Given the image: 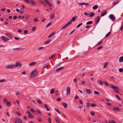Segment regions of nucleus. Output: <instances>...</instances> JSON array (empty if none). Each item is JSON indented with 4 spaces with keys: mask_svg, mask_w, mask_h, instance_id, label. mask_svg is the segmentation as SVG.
I'll return each mask as SVG.
<instances>
[{
    "mask_svg": "<svg viewBox=\"0 0 123 123\" xmlns=\"http://www.w3.org/2000/svg\"><path fill=\"white\" fill-rule=\"evenodd\" d=\"M29 115L28 116V117L30 118H34V116L32 115L31 113L29 111H28L27 112H26Z\"/></svg>",
    "mask_w": 123,
    "mask_h": 123,
    "instance_id": "nucleus-5",
    "label": "nucleus"
},
{
    "mask_svg": "<svg viewBox=\"0 0 123 123\" xmlns=\"http://www.w3.org/2000/svg\"><path fill=\"white\" fill-rule=\"evenodd\" d=\"M36 29V28L35 27H32V31H34Z\"/></svg>",
    "mask_w": 123,
    "mask_h": 123,
    "instance_id": "nucleus-54",
    "label": "nucleus"
},
{
    "mask_svg": "<svg viewBox=\"0 0 123 123\" xmlns=\"http://www.w3.org/2000/svg\"><path fill=\"white\" fill-rule=\"evenodd\" d=\"M86 106L87 108H88L90 106V104L89 101L87 102L86 104Z\"/></svg>",
    "mask_w": 123,
    "mask_h": 123,
    "instance_id": "nucleus-24",
    "label": "nucleus"
},
{
    "mask_svg": "<svg viewBox=\"0 0 123 123\" xmlns=\"http://www.w3.org/2000/svg\"><path fill=\"white\" fill-rule=\"evenodd\" d=\"M55 110L57 111L59 114H60V112L58 110V109H55Z\"/></svg>",
    "mask_w": 123,
    "mask_h": 123,
    "instance_id": "nucleus-38",
    "label": "nucleus"
},
{
    "mask_svg": "<svg viewBox=\"0 0 123 123\" xmlns=\"http://www.w3.org/2000/svg\"><path fill=\"white\" fill-rule=\"evenodd\" d=\"M44 1L47 4L49 3V1L47 0H44Z\"/></svg>",
    "mask_w": 123,
    "mask_h": 123,
    "instance_id": "nucleus-58",
    "label": "nucleus"
},
{
    "mask_svg": "<svg viewBox=\"0 0 123 123\" xmlns=\"http://www.w3.org/2000/svg\"><path fill=\"white\" fill-rule=\"evenodd\" d=\"M98 83L100 85H102L103 84V81L102 82L101 80H98Z\"/></svg>",
    "mask_w": 123,
    "mask_h": 123,
    "instance_id": "nucleus-25",
    "label": "nucleus"
},
{
    "mask_svg": "<svg viewBox=\"0 0 123 123\" xmlns=\"http://www.w3.org/2000/svg\"><path fill=\"white\" fill-rule=\"evenodd\" d=\"M14 66L15 68L18 67H21V63H19L18 62H16L15 65H14Z\"/></svg>",
    "mask_w": 123,
    "mask_h": 123,
    "instance_id": "nucleus-9",
    "label": "nucleus"
},
{
    "mask_svg": "<svg viewBox=\"0 0 123 123\" xmlns=\"http://www.w3.org/2000/svg\"><path fill=\"white\" fill-rule=\"evenodd\" d=\"M95 13H94L93 12H92L91 13V14L89 15V17H93Z\"/></svg>",
    "mask_w": 123,
    "mask_h": 123,
    "instance_id": "nucleus-37",
    "label": "nucleus"
},
{
    "mask_svg": "<svg viewBox=\"0 0 123 123\" xmlns=\"http://www.w3.org/2000/svg\"><path fill=\"white\" fill-rule=\"evenodd\" d=\"M37 62H31L29 64V65L30 66H32L34 65H35L37 64Z\"/></svg>",
    "mask_w": 123,
    "mask_h": 123,
    "instance_id": "nucleus-13",
    "label": "nucleus"
},
{
    "mask_svg": "<svg viewBox=\"0 0 123 123\" xmlns=\"http://www.w3.org/2000/svg\"><path fill=\"white\" fill-rule=\"evenodd\" d=\"M90 113L91 115L92 116H94L95 115V113L94 112H93V111H91L90 112Z\"/></svg>",
    "mask_w": 123,
    "mask_h": 123,
    "instance_id": "nucleus-39",
    "label": "nucleus"
},
{
    "mask_svg": "<svg viewBox=\"0 0 123 123\" xmlns=\"http://www.w3.org/2000/svg\"><path fill=\"white\" fill-rule=\"evenodd\" d=\"M51 24V22H49V23L48 24V25H47V26H46V27L47 28Z\"/></svg>",
    "mask_w": 123,
    "mask_h": 123,
    "instance_id": "nucleus-42",
    "label": "nucleus"
},
{
    "mask_svg": "<svg viewBox=\"0 0 123 123\" xmlns=\"http://www.w3.org/2000/svg\"><path fill=\"white\" fill-rule=\"evenodd\" d=\"M109 64L108 62H106L105 63L104 65V68H105Z\"/></svg>",
    "mask_w": 123,
    "mask_h": 123,
    "instance_id": "nucleus-16",
    "label": "nucleus"
},
{
    "mask_svg": "<svg viewBox=\"0 0 123 123\" xmlns=\"http://www.w3.org/2000/svg\"><path fill=\"white\" fill-rule=\"evenodd\" d=\"M4 102L5 104H6L8 102L6 98H5L4 99Z\"/></svg>",
    "mask_w": 123,
    "mask_h": 123,
    "instance_id": "nucleus-30",
    "label": "nucleus"
},
{
    "mask_svg": "<svg viewBox=\"0 0 123 123\" xmlns=\"http://www.w3.org/2000/svg\"><path fill=\"white\" fill-rule=\"evenodd\" d=\"M30 17V15H26L25 18L26 20H27Z\"/></svg>",
    "mask_w": 123,
    "mask_h": 123,
    "instance_id": "nucleus-33",
    "label": "nucleus"
},
{
    "mask_svg": "<svg viewBox=\"0 0 123 123\" xmlns=\"http://www.w3.org/2000/svg\"><path fill=\"white\" fill-rule=\"evenodd\" d=\"M103 43V41H101L100 42H99L98 44L97 45H98L99 44H100L102 43Z\"/></svg>",
    "mask_w": 123,
    "mask_h": 123,
    "instance_id": "nucleus-51",
    "label": "nucleus"
},
{
    "mask_svg": "<svg viewBox=\"0 0 123 123\" xmlns=\"http://www.w3.org/2000/svg\"><path fill=\"white\" fill-rule=\"evenodd\" d=\"M51 41V40L50 39H49L48 40L45 42H44V43L45 44H47L49 43Z\"/></svg>",
    "mask_w": 123,
    "mask_h": 123,
    "instance_id": "nucleus-29",
    "label": "nucleus"
},
{
    "mask_svg": "<svg viewBox=\"0 0 123 123\" xmlns=\"http://www.w3.org/2000/svg\"><path fill=\"white\" fill-rule=\"evenodd\" d=\"M17 114L18 116H21V114L19 112H17Z\"/></svg>",
    "mask_w": 123,
    "mask_h": 123,
    "instance_id": "nucleus-60",
    "label": "nucleus"
},
{
    "mask_svg": "<svg viewBox=\"0 0 123 123\" xmlns=\"http://www.w3.org/2000/svg\"><path fill=\"white\" fill-rule=\"evenodd\" d=\"M15 123H22V121L18 117H16L15 119Z\"/></svg>",
    "mask_w": 123,
    "mask_h": 123,
    "instance_id": "nucleus-3",
    "label": "nucleus"
},
{
    "mask_svg": "<svg viewBox=\"0 0 123 123\" xmlns=\"http://www.w3.org/2000/svg\"><path fill=\"white\" fill-rule=\"evenodd\" d=\"M98 5H95L93 7V9L94 10L98 8Z\"/></svg>",
    "mask_w": 123,
    "mask_h": 123,
    "instance_id": "nucleus-32",
    "label": "nucleus"
},
{
    "mask_svg": "<svg viewBox=\"0 0 123 123\" xmlns=\"http://www.w3.org/2000/svg\"><path fill=\"white\" fill-rule=\"evenodd\" d=\"M92 21H88V22H87L86 23V24L87 25H90V24H92Z\"/></svg>",
    "mask_w": 123,
    "mask_h": 123,
    "instance_id": "nucleus-36",
    "label": "nucleus"
},
{
    "mask_svg": "<svg viewBox=\"0 0 123 123\" xmlns=\"http://www.w3.org/2000/svg\"><path fill=\"white\" fill-rule=\"evenodd\" d=\"M37 111L38 113L40 115H41V112L39 110H37Z\"/></svg>",
    "mask_w": 123,
    "mask_h": 123,
    "instance_id": "nucleus-64",
    "label": "nucleus"
},
{
    "mask_svg": "<svg viewBox=\"0 0 123 123\" xmlns=\"http://www.w3.org/2000/svg\"><path fill=\"white\" fill-rule=\"evenodd\" d=\"M56 55V54H54L49 58V59H51L54 58Z\"/></svg>",
    "mask_w": 123,
    "mask_h": 123,
    "instance_id": "nucleus-20",
    "label": "nucleus"
},
{
    "mask_svg": "<svg viewBox=\"0 0 123 123\" xmlns=\"http://www.w3.org/2000/svg\"><path fill=\"white\" fill-rule=\"evenodd\" d=\"M109 18L112 20V21H114L115 20V18L114 16L112 14H111L109 16Z\"/></svg>",
    "mask_w": 123,
    "mask_h": 123,
    "instance_id": "nucleus-7",
    "label": "nucleus"
},
{
    "mask_svg": "<svg viewBox=\"0 0 123 123\" xmlns=\"http://www.w3.org/2000/svg\"><path fill=\"white\" fill-rule=\"evenodd\" d=\"M61 99L60 98H58L57 99L56 101L57 102H59L61 101Z\"/></svg>",
    "mask_w": 123,
    "mask_h": 123,
    "instance_id": "nucleus-53",
    "label": "nucleus"
},
{
    "mask_svg": "<svg viewBox=\"0 0 123 123\" xmlns=\"http://www.w3.org/2000/svg\"><path fill=\"white\" fill-rule=\"evenodd\" d=\"M47 5L50 6H52V5L50 3H49V2Z\"/></svg>",
    "mask_w": 123,
    "mask_h": 123,
    "instance_id": "nucleus-61",
    "label": "nucleus"
},
{
    "mask_svg": "<svg viewBox=\"0 0 123 123\" xmlns=\"http://www.w3.org/2000/svg\"><path fill=\"white\" fill-rule=\"evenodd\" d=\"M64 67H62L60 68H57L56 70V71L57 72L63 69H64Z\"/></svg>",
    "mask_w": 123,
    "mask_h": 123,
    "instance_id": "nucleus-17",
    "label": "nucleus"
},
{
    "mask_svg": "<svg viewBox=\"0 0 123 123\" xmlns=\"http://www.w3.org/2000/svg\"><path fill=\"white\" fill-rule=\"evenodd\" d=\"M85 91L87 93L90 94L91 93V91L89 89H85Z\"/></svg>",
    "mask_w": 123,
    "mask_h": 123,
    "instance_id": "nucleus-21",
    "label": "nucleus"
},
{
    "mask_svg": "<svg viewBox=\"0 0 123 123\" xmlns=\"http://www.w3.org/2000/svg\"><path fill=\"white\" fill-rule=\"evenodd\" d=\"M80 6H81L83 5H86V6L89 5V4L88 3H79V4Z\"/></svg>",
    "mask_w": 123,
    "mask_h": 123,
    "instance_id": "nucleus-11",
    "label": "nucleus"
},
{
    "mask_svg": "<svg viewBox=\"0 0 123 123\" xmlns=\"http://www.w3.org/2000/svg\"><path fill=\"white\" fill-rule=\"evenodd\" d=\"M30 110L34 114H37V112L33 109L31 108L30 109Z\"/></svg>",
    "mask_w": 123,
    "mask_h": 123,
    "instance_id": "nucleus-12",
    "label": "nucleus"
},
{
    "mask_svg": "<svg viewBox=\"0 0 123 123\" xmlns=\"http://www.w3.org/2000/svg\"><path fill=\"white\" fill-rule=\"evenodd\" d=\"M103 83L104 84L107 86H109V85L107 83V82L105 81H103Z\"/></svg>",
    "mask_w": 123,
    "mask_h": 123,
    "instance_id": "nucleus-28",
    "label": "nucleus"
},
{
    "mask_svg": "<svg viewBox=\"0 0 123 123\" xmlns=\"http://www.w3.org/2000/svg\"><path fill=\"white\" fill-rule=\"evenodd\" d=\"M55 16L54 14H52L50 16V17L51 18V19H52Z\"/></svg>",
    "mask_w": 123,
    "mask_h": 123,
    "instance_id": "nucleus-34",
    "label": "nucleus"
},
{
    "mask_svg": "<svg viewBox=\"0 0 123 123\" xmlns=\"http://www.w3.org/2000/svg\"><path fill=\"white\" fill-rule=\"evenodd\" d=\"M2 40L4 42H6L8 40V39L7 38H5L4 36H2L1 37Z\"/></svg>",
    "mask_w": 123,
    "mask_h": 123,
    "instance_id": "nucleus-10",
    "label": "nucleus"
},
{
    "mask_svg": "<svg viewBox=\"0 0 123 123\" xmlns=\"http://www.w3.org/2000/svg\"><path fill=\"white\" fill-rule=\"evenodd\" d=\"M119 61L120 62H123V56L120 57L119 59Z\"/></svg>",
    "mask_w": 123,
    "mask_h": 123,
    "instance_id": "nucleus-22",
    "label": "nucleus"
},
{
    "mask_svg": "<svg viewBox=\"0 0 123 123\" xmlns=\"http://www.w3.org/2000/svg\"><path fill=\"white\" fill-rule=\"evenodd\" d=\"M113 109L115 111H119V108L117 107H115L113 108Z\"/></svg>",
    "mask_w": 123,
    "mask_h": 123,
    "instance_id": "nucleus-19",
    "label": "nucleus"
},
{
    "mask_svg": "<svg viewBox=\"0 0 123 123\" xmlns=\"http://www.w3.org/2000/svg\"><path fill=\"white\" fill-rule=\"evenodd\" d=\"M116 96L117 97V98H118V99L120 100H121L120 98H119V97L118 96V95H116Z\"/></svg>",
    "mask_w": 123,
    "mask_h": 123,
    "instance_id": "nucleus-59",
    "label": "nucleus"
},
{
    "mask_svg": "<svg viewBox=\"0 0 123 123\" xmlns=\"http://www.w3.org/2000/svg\"><path fill=\"white\" fill-rule=\"evenodd\" d=\"M11 103L10 102H8L6 104V105L7 106H9V105H10Z\"/></svg>",
    "mask_w": 123,
    "mask_h": 123,
    "instance_id": "nucleus-47",
    "label": "nucleus"
},
{
    "mask_svg": "<svg viewBox=\"0 0 123 123\" xmlns=\"http://www.w3.org/2000/svg\"><path fill=\"white\" fill-rule=\"evenodd\" d=\"M76 17V16H75L72 18L71 20L69 21L68 23L65 26L62 28V29H65L66 27L68 26L72 23V21H74L75 20V18Z\"/></svg>",
    "mask_w": 123,
    "mask_h": 123,
    "instance_id": "nucleus-1",
    "label": "nucleus"
},
{
    "mask_svg": "<svg viewBox=\"0 0 123 123\" xmlns=\"http://www.w3.org/2000/svg\"><path fill=\"white\" fill-rule=\"evenodd\" d=\"M37 120H38V121L39 122H42V120L41 118H38L37 119Z\"/></svg>",
    "mask_w": 123,
    "mask_h": 123,
    "instance_id": "nucleus-40",
    "label": "nucleus"
},
{
    "mask_svg": "<svg viewBox=\"0 0 123 123\" xmlns=\"http://www.w3.org/2000/svg\"><path fill=\"white\" fill-rule=\"evenodd\" d=\"M111 34V32H108L105 35V37H107L109 36Z\"/></svg>",
    "mask_w": 123,
    "mask_h": 123,
    "instance_id": "nucleus-35",
    "label": "nucleus"
},
{
    "mask_svg": "<svg viewBox=\"0 0 123 123\" xmlns=\"http://www.w3.org/2000/svg\"><path fill=\"white\" fill-rule=\"evenodd\" d=\"M54 91L55 90L54 89H52L50 92V93L51 94H53L54 92Z\"/></svg>",
    "mask_w": 123,
    "mask_h": 123,
    "instance_id": "nucleus-49",
    "label": "nucleus"
},
{
    "mask_svg": "<svg viewBox=\"0 0 123 123\" xmlns=\"http://www.w3.org/2000/svg\"><path fill=\"white\" fill-rule=\"evenodd\" d=\"M91 105L92 107H95L96 106V105L94 104H91Z\"/></svg>",
    "mask_w": 123,
    "mask_h": 123,
    "instance_id": "nucleus-57",
    "label": "nucleus"
},
{
    "mask_svg": "<svg viewBox=\"0 0 123 123\" xmlns=\"http://www.w3.org/2000/svg\"><path fill=\"white\" fill-rule=\"evenodd\" d=\"M6 81V80L5 79H2L0 80V82H5Z\"/></svg>",
    "mask_w": 123,
    "mask_h": 123,
    "instance_id": "nucleus-44",
    "label": "nucleus"
},
{
    "mask_svg": "<svg viewBox=\"0 0 123 123\" xmlns=\"http://www.w3.org/2000/svg\"><path fill=\"white\" fill-rule=\"evenodd\" d=\"M94 92L95 94L99 95V93L98 92L96 91H94Z\"/></svg>",
    "mask_w": 123,
    "mask_h": 123,
    "instance_id": "nucleus-41",
    "label": "nucleus"
},
{
    "mask_svg": "<svg viewBox=\"0 0 123 123\" xmlns=\"http://www.w3.org/2000/svg\"><path fill=\"white\" fill-rule=\"evenodd\" d=\"M37 74V70H33L30 74V77L31 78H32L36 76Z\"/></svg>",
    "mask_w": 123,
    "mask_h": 123,
    "instance_id": "nucleus-2",
    "label": "nucleus"
},
{
    "mask_svg": "<svg viewBox=\"0 0 123 123\" xmlns=\"http://www.w3.org/2000/svg\"><path fill=\"white\" fill-rule=\"evenodd\" d=\"M56 33V32L55 31H54L51 33L49 35V36L48 37V38H50L53 36Z\"/></svg>",
    "mask_w": 123,
    "mask_h": 123,
    "instance_id": "nucleus-8",
    "label": "nucleus"
},
{
    "mask_svg": "<svg viewBox=\"0 0 123 123\" xmlns=\"http://www.w3.org/2000/svg\"><path fill=\"white\" fill-rule=\"evenodd\" d=\"M55 121H56V122L57 123H60V121L59 120V118H55Z\"/></svg>",
    "mask_w": 123,
    "mask_h": 123,
    "instance_id": "nucleus-31",
    "label": "nucleus"
},
{
    "mask_svg": "<svg viewBox=\"0 0 123 123\" xmlns=\"http://www.w3.org/2000/svg\"><path fill=\"white\" fill-rule=\"evenodd\" d=\"M82 24V23H81L79 24L77 26V28H78L80 27L81 25Z\"/></svg>",
    "mask_w": 123,
    "mask_h": 123,
    "instance_id": "nucleus-62",
    "label": "nucleus"
},
{
    "mask_svg": "<svg viewBox=\"0 0 123 123\" xmlns=\"http://www.w3.org/2000/svg\"><path fill=\"white\" fill-rule=\"evenodd\" d=\"M17 18V16H15L13 17V19H16Z\"/></svg>",
    "mask_w": 123,
    "mask_h": 123,
    "instance_id": "nucleus-63",
    "label": "nucleus"
},
{
    "mask_svg": "<svg viewBox=\"0 0 123 123\" xmlns=\"http://www.w3.org/2000/svg\"><path fill=\"white\" fill-rule=\"evenodd\" d=\"M109 86L111 88L114 89V91H115V90H119V89L118 88L117 86H115L113 85H110Z\"/></svg>",
    "mask_w": 123,
    "mask_h": 123,
    "instance_id": "nucleus-4",
    "label": "nucleus"
},
{
    "mask_svg": "<svg viewBox=\"0 0 123 123\" xmlns=\"http://www.w3.org/2000/svg\"><path fill=\"white\" fill-rule=\"evenodd\" d=\"M30 2L32 6H34L35 4V2L32 0H30Z\"/></svg>",
    "mask_w": 123,
    "mask_h": 123,
    "instance_id": "nucleus-23",
    "label": "nucleus"
},
{
    "mask_svg": "<svg viewBox=\"0 0 123 123\" xmlns=\"http://www.w3.org/2000/svg\"><path fill=\"white\" fill-rule=\"evenodd\" d=\"M123 28V23H122L121 27L120 28V30L122 31Z\"/></svg>",
    "mask_w": 123,
    "mask_h": 123,
    "instance_id": "nucleus-43",
    "label": "nucleus"
},
{
    "mask_svg": "<svg viewBox=\"0 0 123 123\" xmlns=\"http://www.w3.org/2000/svg\"><path fill=\"white\" fill-rule=\"evenodd\" d=\"M100 19L99 18V16H98L97 18V19L96 20V23L97 24H98L99 22L100 21Z\"/></svg>",
    "mask_w": 123,
    "mask_h": 123,
    "instance_id": "nucleus-18",
    "label": "nucleus"
},
{
    "mask_svg": "<svg viewBox=\"0 0 123 123\" xmlns=\"http://www.w3.org/2000/svg\"><path fill=\"white\" fill-rule=\"evenodd\" d=\"M24 1L28 3H30V1L28 0H24Z\"/></svg>",
    "mask_w": 123,
    "mask_h": 123,
    "instance_id": "nucleus-46",
    "label": "nucleus"
},
{
    "mask_svg": "<svg viewBox=\"0 0 123 123\" xmlns=\"http://www.w3.org/2000/svg\"><path fill=\"white\" fill-rule=\"evenodd\" d=\"M39 1L40 2L43 4H44V3L43 2L42 0H39Z\"/></svg>",
    "mask_w": 123,
    "mask_h": 123,
    "instance_id": "nucleus-48",
    "label": "nucleus"
},
{
    "mask_svg": "<svg viewBox=\"0 0 123 123\" xmlns=\"http://www.w3.org/2000/svg\"><path fill=\"white\" fill-rule=\"evenodd\" d=\"M37 101L40 104H41V102L39 99H37Z\"/></svg>",
    "mask_w": 123,
    "mask_h": 123,
    "instance_id": "nucleus-56",
    "label": "nucleus"
},
{
    "mask_svg": "<svg viewBox=\"0 0 123 123\" xmlns=\"http://www.w3.org/2000/svg\"><path fill=\"white\" fill-rule=\"evenodd\" d=\"M107 13V12L106 11H103L101 14V16H104L105 14H106Z\"/></svg>",
    "mask_w": 123,
    "mask_h": 123,
    "instance_id": "nucleus-14",
    "label": "nucleus"
},
{
    "mask_svg": "<svg viewBox=\"0 0 123 123\" xmlns=\"http://www.w3.org/2000/svg\"><path fill=\"white\" fill-rule=\"evenodd\" d=\"M67 92H68L67 95H68L69 94L70 92V88L69 87H68L67 88Z\"/></svg>",
    "mask_w": 123,
    "mask_h": 123,
    "instance_id": "nucleus-15",
    "label": "nucleus"
},
{
    "mask_svg": "<svg viewBox=\"0 0 123 123\" xmlns=\"http://www.w3.org/2000/svg\"><path fill=\"white\" fill-rule=\"evenodd\" d=\"M14 67V65H12L6 66V69H12L15 68Z\"/></svg>",
    "mask_w": 123,
    "mask_h": 123,
    "instance_id": "nucleus-6",
    "label": "nucleus"
},
{
    "mask_svg": "<svg viewBox=\"0 0 123 123\" xmlns=\"http://www.w3.org/2000/svg\"><path fill=\"white\" fill-rule=\"evenodd\" d=\"M34 21L35 22H36L37 21H38L37 19L36 18H35L34 19Z\"/></svg>",
    "mask_w": 123,
    "mask_h": 123,
    "instance_id": "nucleus-52",
    "label": "nucleus"
},
{
    "mask_svg": "<svg viewBox=\"0 0 123 123\" xmlns=\"http://www.w3.org/2000/svg\"><path fill=\"white\" fill-rule=\"evenodd\" d=\"M119 71L120 72H123V69L122 68H120L119 69Z\"/></svg>",
    "mask_w": 123,
    "mask_h": 123,
    "instance_id": "nucleus-55",
    "label": "nucleus"
},
{
    "mask_svg": "<svg viewBox=\"0 0 123 123\" xmlns=\"http://www.w3.org/2000/svg\"><path fill=\"white\" fill-rule=\"evenodd\" d=\"M62 104L65 108H66L67 106V104L63 102L62 103Z\"/></svg>",
    "mask_w": 123,
    "mask_h": 123,
    "instance_id": "nucleus-26",
    "label": "nucleus"
},
{
    "mask_svg": "<svg viewBox=\"0 0 123 123\" xmlns=\"http://www.w3.org/2000/svg\"><path fill=\"white\" fill-rule=\"evenodd\" d=\"M44 48L43 47H39L38 48L37 50H39L41 49H43Z\"/></svg>",
    "mask_w": 123,
    "mask_h": 123,
    "instance_id": "nucleus-50",
    "label": "nucleus"
},
{
    "mask_svg": "<svg viewBox=\"0 0 123 123\" xmlns=\"http://www.w3.org/2000/svg\"><path fill=\"white\" fill-rule=\"evenodd\" d=\"M48 120L49 123H51V118L50 117H49L48 118Z\"/></svg>",
    "mask_w": 123,
    "mask_h": 123,
    "instance_id": "nucleus-45",
    "label": "nucleus"
},
{
    "mask_svg": "<svg viewBox=\"0 0 123 123\" xmlns=\"http://www.w3.org/2000/svg\"><path fill=\"white\" fill-rule=\"evenodd\" d=\"M22 49L20 48H15L13 49V51H17V50H19L21 49Z\"/></svg>",
    "mask_w": 123,
    "mask_h": 123,
    "instance_id": "nucleus-27",
    "label": "nucleus"
}]
</instances>
